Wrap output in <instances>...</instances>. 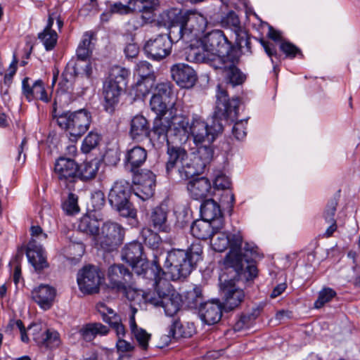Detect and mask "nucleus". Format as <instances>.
Returning a JSON list of instances; mask_svg holds the SVG:
<instances>
[{
  "label": "nucleus",
  "mask_w": 360,
  "mask_h": 360,
  "mask_svg": "<svg viewBox=\"0 0 360 360\" xmlns=\"http://www.w3.org/2000/svg\"><path fill=\"white\" fill-rule=\"evenodd\" d=\"M172 47V41L167 35L159 34L146 42L144 50L148 57L160 61L171 53Z\"/></svg>",
  "instance_id": "f3484780"
},
{
  "label": "nucleus",
  "mask_w": 360,
  "mask_h": 360,
  "mask_svg": "<svg viewBox=\"0 0 360 360\" xmlns=\"http://www.w3.org/2000/svg\"><path fill=\"white\" fill-rule=\"evenodd\" d=\"M56 295V289L49 285H41L32 291V300L44 310L53 306Z\"/></svg>",
  "instance_id": "bb28decb"
},
{
  "label": "nucleus",
  "mask_w": 360,
  "mask_h": 360,
  "mask_svg": "<svg viewBox=\"0 0 360 360\" xmlns=\"http://www.w3.org/2000/svg\"><path fill=\"white\" fill-rule=\"evenodd\" d=\"M224 226L221 221H214V223L202 219L195 221L191 226L192 235L200 240L210 238L214 231L221 230Z\"/></svg>",
  "instance_id": "b1692460"
},
{
  "label": "nucleus",
  "mask_w": 360,
  "mask_h": 360,
  "mask_svg": "<svg viewBox=\"0 0 360 360\" xmlns=\"http://www.w3.org/2000/svg\"><path fill=\"white\" fill-rule=\"evenodd\" d=\"M27 256L29 262L36 271H40L48 266L45 252L41 245H37L36 239H32L28 244Z\"/></svg>",
  "instance_id": "c756f323"
},
{
  "label": "nucleus",
  "mask_w": 360,
  "mask_h": 360,
  "mask_svg": "<svg viewBox=\"0 0 360 360\" xmlns=\"http://www.w3.org/2000/svg\"><path fill=\"white\" fill-rule=\"evenodd\" d=\"M131 8L128 5H124L121 2H116L111 4L109 8V12L112 13L127 14L130 12Z\"/></svg>",
  "instance_id": "338daca9"
},
{
  "label": "nucleus",
  "mask_w": 360,
  "mask_h": 360,
  "mask_svg": "<svg viewBox=\"0 0 360 360\" xmlns=\"http://www.w3.org/2000/svg\"><path fill=\"white\" fill-rule=\"evenodd\" d=\"M143 297L147 303L162 307L167 316H173L180 309L181 297L177 293H171V285L167 279L158 281L155 292H147Z\"/></svg>",
  "instance_id": "39448f33"
},
{
  "label": "nucleus",
  "mask_w": 360,
  "mask_h": 360,
  "mask_svg": "<svg viewBox=\"0 0 360 360\" xmlns=\"http://www.w3.org/2000/svg\"><path fill=\"white\" fill-rule=\"evenodd\" d=\"M167 99L153 94L150 101V106L153 111L157 114V117L163 116L167 112Z\"/></svg>",
  "instance_id": "a18cd8bd"
},
{
  "label": "nucleus",
  "mask_w": 360,
  "mask_h": 360,
  "mask_svg": "<svg viewBox=\"0 0 360 360\" xmlns=\"http://www.w3.org/2000/svg\"><path fill=\"white\" fill-rule=\"evenodd\" d=\"M109 330L107 326L101 323H87L79 330V334L86 341L93 340L96 335H105Z\"/></svg>",
  "instance_id": "58836bf2"
},
{
  "label": "nucleus",
  "mask_w": 360,
  "mask_h": 360,
  "mask_svg": "<svg viewBox=\"0 0 360 360\" xmlns=\"http://www.w3.org/2000/svg\"><path fill=\"white\" fill-rule=\"evenodd\" d=\"M34 341L39 345L50 349L58 347L60 343L58 333L49 329L44 330L41 337L34 335Z\"/></svg>",
  "instance_id": "79ce46f5"
},
{
  "label": "nucleus",
  "mask_w": 360,
  "mask_h": 360,
  "mask_svg": "<svg viewBox=\"0 0 360 360\" xmlns=\"http://www.w3.org/2000/svg\"><path fill=\"white\" fill-rule=\"evenodd\" d=\"M129 134L136 141H141L149 136L150 129L147 120L142 115H136L131 121Z\"/></svg>",
  "instance_id": "2f4dec72"
},
{
  "label": "nucleus",
  "mask_w": 360,
  "mask_h": 360,
  "mask_svg": "<svg viewBox=\"0 0 360 360\" xmlns=\"http://www.w3.org/2000/svg\"><path fill=\"white\" fill-rule=\"evenodd\" d=\"M165 268L170 278L176 281L186 278L191 273L193 265L186 250L173 249L167 253Z\"/></svg>",
  "instance_id": "9d476101"
},
{
  "label": "nucleus",
  "mask_w": 360,
  "mask_h": 360,
  "mask_svg": "<svg viewBox=\"0 0 360 360\" xmlns=\"http://www.w3.org/2000/svg\"><path fill=\"white\" fill-rule=\"evenodd\" d=\"M169 12V9L163 11L160 15V22L164 26L169 29L167 36L168 39L173 42H177L181 39H188L190 34L186 32V27L184 23H179L176 19H170L167 14Z\"/></svg>",
  "instance_id": "a878e982"
},
{
  "label": "nucleus",
  "mask_w": 360,
  "mask_h": 360,
  "mask_svg": "<svg viewBox=\"0 0 360 360\" xmlns=\"http://www.w3.org/2000/svg\"><path fill=\"white\" fill-rule=\"evenodd\" d=\"M228 273H233V275L230 279H227V276L225 274H223L219 277L222 305L224 309L226 311H231L237 308L243 301L245 297L243 290L236 286V281L247 282L250 281V279L246 280L244 278H243V279L239 278L235 271L229 272V271H228ZM254 278H252L251 280Z\"/></svg>",
  "instance_id": "6e6552de"
},
{
  "label": "nucleus",
  "mask_w": 360,
  "mask_h": 360,
  "mask_svg": "<svg viewBox=\"0 0 360 360\" xmlns=\"http://www.w3.org/2000/svg\"><path fill=\"white\" fill-rule=\"evenodd\" d=\"M142 255V245L139 242H133L126 245L122 250L121 257L123 261L131 265L143 259Z\"/></svg>",
  "instance_id": "f704fd0d"
},
{
  "label": "nucleus",
  "mask_w": 360,
  "mask_h": 360,
  "mask_svg": "<svg viewBox=\"0 0 360 360\" xmlns=\"http://www.w3.org/2000/svg\"><path fill=\"white\" fill-rule=\"evenodd\" d=\"M129 75L127 69L117 66L112 70L110 77L104 82V107L107 112L111 113L114 111Z\"/></svg>",
  "instance_id": "0eeeda50"
},
{
  "label": "nucleus",
  "mask_w": 360,
  "mask_h": 360,
  "mask_svg": "<svg viewBox=\"0 0 360 360\" xmlns=\"http://www.w3.org/2000/svg\"><path fill=\"white\" fill-rule=\"evenodd\" d=\"M123 238V228L117 223L107 221L99 230L95 243L104 250L111 251L122 243Z\"/></svg>",
  "instance_id": "ddd939ff"
},
{
  "label": "nucleus",
  "mask_w": 360,
  "mask_h": 360,
  "mask_svg": "<svg viewBox=\"0 0 360 360\" xmlns=\"http://www.w3.org/2000/svg\"><path fill=\"white\" fill-rule=\"evenodd\" d=\"M214 185L217 189L226 190L229 188L231 181L229 177L226 175L223 174H219L214 178Z\"/></svg>",
  "instance_id": "e2e57ef3"
},
{
  "label": "nucleus",
  "mask_w": 360,
  "mask_h": 360,
  "mask_svg": "<svg viewBox=\"0 0 360 360\" xmlns=\"http://www.w3.org/2000/svg\"><path fill=\"white\" fill-rule=\"evenodd\" d=\"M110 321L107 322L116 332L119 338L123 337L125 334V328L121 323V319L118 315H114Z\"/></svg>",
  "instance_id": "052dcab7"
},
{
  "label": "nucleus",
  "mask_w": 360,
  "mask_h": 360,
  "mask_svg": "<svg viewBox=\"0 0 360 360\" xmlns=\"http://www.w3.org/2000/svg\"><path fill=\"white\" fill-rule=\"evenodd\" d=\"M153 94L167 100L172 94V84L169 82L158 83Z\"/></svg>",
  "instance_id": "603ef678"
},
{
  "label": "nucleus",
  "mask_w": 360,
  "mask_h": 360,
  "mask_svg": "<svg viewBox=\"0 0 360 360\" xmlns=\"http://www.w3.org/2000/svg\"><path fill=\"white\" fill-rule=\"evenodd\" d=\"M223 305L219 301H210L204 303L199 309L201 320L208 325L218 323L222 316Z\"/></svg>",
  "instance_id": "cd10ccee"
},
{
  "label": "nucleus",
  "mask_w": 360,
  "mask_h": 360,
  "mask_svg": "<svg viewBox=\"0 0 360 360\" xmlns=\"http://www.w3.org/2000/svg\"><path fill=\"white\" fill-rule=\"evenodd\" d=\"M189 255V259L191 260L193 265L198 262L201 257L202 249L199 243L192 244L188 250H186Z\"/></svg>",
  "instance_id": "680f3d73"
},
{
  "label": "nucleus",
  "mask_w": 360,
  "mask_h": 360,
  "mask_svg": "<svg viewBox=\"0 0 360 360\" xmlns=\"http://www.w3.org/2000/svg\"><path fill=\"white\" fill-rule=\"evenodd\" d=\"M68 251L73 258L80 257L84 252V245L82 243H72L68 245Z\"/></svg>",
  "instance_id": "0e129e2a"
},
{
  "label": "nucleus",
  "mask_w": 360,
  "mask_h": 360,
  "mask_svg": "<svg viewBox=\"0 0 360 360\" xmlns=\"http://www.w3.org/2000/svg\"><path fill=\"white\" fill-rule=\"evenodd\" d=\"M78 230L92 236L95 240L98 233H99L100 222L97 219L90 214L84 215L79 219Z\"/></svg>",
  "instance_id": "e433bc0d"
},
{
  "label": "nucleus",
  "mask_w": 360,
  "mask_h": 360,
  "mask_svg": "<svg viewBox=\"0 0 360 360\" xmlns=\"http://www.w3.org/2000/svg\"><path fill=\"white\" fill-rule=\"evenodd\" d=\"M172 79L182 88H191L195 84L197 76L195 70L187 64L176 63L170 69Z\"/></svg>",
  "instance_id": "5701e85b"
},
{
  "label": "nucleus",
  "mask_w": 360,
  "mask_h": 360,
  "mask_svg": "<svg viewBox=\"0 0 360 360\" xmlns=\"http://www.w3.org/2000/svg\"><path fill=\"white\" fill-rule=\"evenodd\" d=\"M102 279L98 269L94 266L84 267L77 274L79 290L87 294L97 292Z\"/></svg>",
  "instance_id": "dca6fc26"
},
{
  "label": "nucleus",
  "mask_w": 360,
  "mask_h": 360,
  "mask_svg": "<svg viewBox=\"0 0 360 360\" xmlns=\"http://www.w3.org/2000/svg\"><path fill=\"white\" fill-rule=\"evenodd\" d=\"M110 285L117 291L126 292L134 284L132 274L123 264H113L108 268Z\"/></svg>",
  "instance_id": "a211bd4d"
},
{
  "label": "nucleus",
  "mask_w": 360,
  "mask_h": 360,
  "mask_svg": "<svg viewBox=\"0 0 360 360\" xmlns=\"http://www.w3.org/2000/svg\"><path fill=\"white\" fill-rule=\"evenodd\" d=\"M91 203L95 209H100L105 203L104 193L101 191L92 193Z\"/></svg>",
  "instance_id": "774afa93"
},
{
  "label": "nucleus",
  "mask_w": 360,
  "mask_h": 360,
  "mask_svg": "<svg viewBox=\"0 0 360 360\" xmlns=\"http://www.w3.org/2000/svg\"><path fill=\"white\" fill-rule=\"evenodd\" d=\"M17 63H18V60L15 58V56H14V59L9 66V68L8 70V72L5 75L4 78V84L7 87H8L11 85V84L12 83L13 77L16 72Z\"/></svg>",
  "instance_id": "69168bd1"
},
{
  "label": "nucleus",
  "mask_w": 360,
  "mask_h": 360,
  "mask_svg": "<svg viewBox=\"0 0 360 360\" xmlns=\"http://www.w3.org/2000/svg\"><path fill=\"white\" fill-rule=\"evenodd\" d=\"M130 266L137 276L153 281L154 288L157 287L158 281L165 279L163 278L165 273L155 260L150 264L143 258Z\"/></svg>",
  "instance_id": "aec40b11"
},
{
  "label": "nucleus",
  "mask_w": 360,
  "mask_h": 360,
  "mask_svg": "<svg viewBox=\"0 0 360 360\" xmlns=\"http://www.w3.org/2000/svg\"><path fill=\"white\" fill-rule=\"evenodd\" d=\"M7 328H10L11 330H14L15 328L18 329L20 332L21 340L24 342H28L29 338L26 333V330L24 326V324L21 320H11L7 326Z\"/></svg>",
  "instance_id": "6e6d98bb"
},
{
  "label": "nucleus",
  "mask_w": 360,
  "mask_h": 360,
  "mask_svg": "<svg viewBox=\"0 0 360 360\" xmlns=\"http://www.w3.org/2000/svg\"><path fill=\"white\" fill-rule=\"evenodd\" d=\"M211 237V245L214 251L221 252L230 248L224 262L227 271H235L241 279L244 278L248 280L257 276V269L255 264H250L245 269L243 268L245 255L242 254L243 237L239 232L227 234L218 231H214Z\"/></svg>",
  "instance_id": "f03ea898"
},
{
  "label": "nucleus",
  "mask_w": 360,
  "mask_h": 360,
  "mask_svg": "<svg viewBox=\"0 0 360 360\" xmlns=\"http://www.w3.org/2000/svg\"><path fill=\"white\" fill-rule=\"evenodd\" d=\"M188 191L191 196L195 200L207 198L212 189L210 181L205 177L196 178L188 183Z\"/></svg>",
  "instance_id": "7c9ffc66"
},
{
  "label": "nucleus",
  "mask_w": 360,
  "mask_h": 360,
  "mask_svg": "<svg viewBox=\"0 0 360 360\" xmlns=\"http://www.w3.org/2000/svg\"><path fill=\"white\" fill-rule=\"evenodd\" d=\"M171 114H173L168 121L170 124V129L172 132L174 139L179 143H186L189 138V119L182 114L174 112V108L171 109Z\"/></svg>",
  "instance_id": "412c9836"
},
{
  "label": "nucleus",
  "mask_w": 360,
  "mask_h": 360,
  "mask_svg": "<svg viewBox=\"0 0 360 360\" xmlns=\"http://www.w3.org/2000/svg\"><path fill=\"white\" fill-rule=\"evenodd\" d=\"M137 312L136 308L131 309V314L129 317V325L133 335L136 340L139 346L143 350H146L148 347V341L150 339V334L148 333L146 330L139 328L135 321V314Z\"/></svg>",
  "instance_id": "473e14b6"
},
{
  "label": "nucleus",
  "mask_w": 360,
  "mask_h": 360,
  "mask_svg": "<svg viewBox=\"0 0 360 360\" xmlns=\"http://www.w3.org/2000/svg\"><path fill=\"white\" fill-rule=\"evenodd\" d=\"M136 72L143 79H146L153 75V67L147 61H140L136 65Z\"/></svg>",
  "instance_id": "864d4df0"
},
{
  "label": "nucleus",
  "mask_w": 360,
  "mask_h": 360,
  "mask_svg": "<svg viewBox=\"0 0 360 360\" xmlns=\"http://www.w3.org/2000/svg\"><path fill=\"white\" fill-rule=\"evenodd\" d=\"M133 182L137 186L135 194L141 200L151 198L155 191V175L150 170H141L133 174Z\"/></svg>",
  "instance_id": "6ab92c4d"
},
{
  "label": "nucleus",
  "mask_w": 360,
  "mask_h": 360,
  "mask_svg": "<svg viewBox=\"0 0 360 360\" xmlns=\"http://www.w3.org/2000/svg\"><path fill=\"white\" fill-rule=\"evenodd\" d=\"M91 36L85 33L77 49V58H72L66 65L62 74V81L59 86L63 91L69 90H79L84 89L81 80L86 79L89 81L92 75V65L86 60L90 56Z\"/></svg>",
  "instance_id": "7ed1b4c3"
},
{
  "label": "nucleus",
  "mask_w": 360,
  "mask_h": 360,
  "mask_svg": "<svg viewBox=\"0 0 360 360\" xmlns=\"http://www.w3.org/2000/svg\"><path fill=\"white\" fill-rule=\"evenodd\" d=\"M167 15L172 20L176 19L179 20V23H184L186 27V32L190 35L193 32H196L195 34L198 32H203L207 24L205 17L193 11L182 12L177 8H171Z\"/></svg>",
  "instance_id": "4468645a"
},
{
  "label": "nucleus",
  "mask_w": 360,
  "mask_h": 360,
  "mask_svg": "<svg viewBox=\"0 0 360 360\" xmlns=\"http://www.w3.org/2000/svg\"><path fill=\"white\" fill-rule=\"evenodd\" d=\"M160 117H156L153 122V133L155 139L158 140L160 144L163 145L165 143L169 144L167 134L170 124L168 119H163Z\"/></svg>",
  "instance_id": "4c0bfd02"
},
{
  "label": "nucleus",
  "mask_w": 360,
  "mask_h": 360,
  "mask_svg": "<svg viewBox=\"0 0 360 360\" xmlns=\"http://www.w3.org/2000/svg\"><path fill=\"white\" fill-rule=\"evenodd\" d=\"M236 44L238 49L246 47L248 51H250V41L245 30L236 35Z\"/></svg>",
  "instance_id": "13d9d810"
},
{
  "label": "nucleus",
  "mask_w": 360,
  "mask_h": 360,
  "mask_svg": "<svg viewBox=\"0 0 360 360\" xmlns=\"http://www.w3.org/2000/svg\"><path fill=\"white\" fill-rule=\"evenodd\" d=\"M255 320L253 314L243 315L240 319L235 323V330L240 331L250 327Z\"/></svg>",
  "instance_id": "4d7b16f0"
},
{
  "label": "nucleus",
  "mask_w": 360,
  "mask_h": 360,
  "mask_svg": "<svg viewBox=\"0 0 360 360\" xmlns=\"http://www.w3.org/2000/svg\"><path fill=\"white\" fill-rule=\"evenodd\" d=\"M39 39L42 41L46 51L52 50L56 45L58 34L55 31L44 30L38 35Z\"/></svg>",
  "instance_id": "de8ad7c7"
},
{
  "label": "nucleus",
  "mask_w": 360,
  "mask_h": 360,
  "mask_svg": "<svg viewBox=\"0 0 360 360\" xmlns=\"http://www.w3.org/2000/svg\"><path fill=\"white\" fill-rule=\"evenodd\" d=\"M53 117L56 120L58 126L67 131L75 140L86 133L91 122V113L84 109L56 115V110L54 108Z\"/></svg>",
  "instance_id": "423d86ee"
},
{
  "label": "nucleus",
  "mask_w": 360,
  "mask_h": 360,
  "mask_svg": "<svg viewBox=\"0 0 360 360\" xmlns=\"http://www.w3.org/2000/svg\"><path fill=\"white\" fill-rule=\"evenodd\" d=\"M223 23L230 29H231L235 34L241 32L245 29L240 25V22L238 15L233 11L229 12L223 20Z\"/></svg>",
  "instance_id": "49530a36"
},
{
  "label": "nucleus",
  "mask_w": 360,
  "mask_h": 360,
  "mask_svg": "<svg viewBox=\"0 0 360 360\" xmlns=\"http://www.w3.org/2000/svg\"><path fill=\"white\" fill-rule=\"evenodd\" d=\"M78 172L79 165L72 159L61 157L55 164L54 173L60 185L70 191L75 190Z\"/></svg>",
  "instance_id": "f8f14e48"
},
{
  "label": "nucleus",
  "mask_w": 360,
  "mask_h": 360,
  "mask_svg": "<svg viewBox=\"0 0 360 360\" xmlns=\"http://www.w3.org/2000/svg\"><path fill=\"white\" fill-rule=\"evenodd\" d=\"M338 205V202L336 200H331L326 205V210L324 211V219L328 222L336 221L334 217L336 212V207Z\"/></svg>",
  "instance_id": "bf43d9fd"
},
{
  "label": "nucleus",
  "mask_w": 360,
  "mask_h": 360,
  "mask_svg": "<svg viewBox=\"0 0 360 360\" xmlns=\"http://www.w3.org/2000/svg\"><path fill=\"white\" fill-rule=\"evenodd\" d=\"M200 214L202 219L213 223L214 221L223 222L220 206L212 199L206 200L201 204Z\"/></svg>",
  "instance_id": "72a5a7b5"
},
{
  "label": "nucleus",
  "mask_w": 360,
  "mask_h": 360,
  "mask_svg": "<svg viewBox=\"0 0 360 360\" xmlns=\"http://www.w3.org/2000/svg\"><path fill=\"white\" fill-rule=\"evenodd\" d=\"M78 197L72 193H70L68 199L63 204V210L70 214L78 212L79 210L78 204Z\"/></svg>",
  "instance_id": "3c124183"
},
{
  "label": "nucleus",
  "mask_w": 360,
  "mask_h": 360,
  "mask_svg": "<svg viewBox=\"0 0 360 360\" xmlns=\"http://www.w3.org/2000/svg\"><path fill=\"white\" fill-rule=\"evenodd\" d=\"M213 142H205L198 144L196 151L193 153V159L191 160L193 167L189 171L194 176L199 175L204 172L205 167L211 162L214 156Z\"/></svg>",
  "instance_id": "4be33fe9"
},
{
  "label": "nucleus",
  "mask_w": 360,
  "mask_h": 360,
  "mask_svg": "<svg viewBox=\"0 0 360 360\" xmlns=\"http://www.w3.org/2000/svg\"><path fill=\"white\" fill-rule=\"evenodd\" d=\"M195 333L193 323H187L183 325L179 319L173 321L169 332V336L174 339L181 338H189Z\"/></svg>",
  "instance_id": "a19ab883"
},
{
  "label": "nucleus",
  "mask_w": 360,
  "mask_h": 360,
  "mask_svg": "<svg viewBox=\"0 0 360 360\" xmlns=\"http://www.w3.org/2000/svg\"><path fill=\"white\" fill-rule=\"evenodd\" d=\"M96 309L98 312L101 315L103 320L107 323L110 321L112 319V316L117 315L112 309L107 306L103 302H99L96 304Z\"/></svg>",
  "instance_id": "5fc2aeb1"
},
{
  "label": "nucleus",
  "mask_w": 360,
  "mask_h": 360,
  "mask_svg": "<svg viewBox=\"0 0 360 360\" xmlns=\"http://www.w3.org/2000/svg\"><path fill=\"white\" fill-rule=\"evenodd\" d=\"M134 3L132 10L141 13L146 18H150V15L155 10V4L153 0H130L129 4Z\"/></svg>",
  "instance_id": "37998d69"
},
{
  "label": "nucleus",
  "mask_w": 360,
  "mask_h": 360,
  "mask_svg": "<svg viewBox=\"0 0 360 360\" xmlns=\"http://www.w3.org/2000/svg\"><path fill=\"white\" fill-rule=\"evenodd\" d=\"M146 159V150L136 146L126 150L124 161L126 168L134 174L139 171V168L145 163Z\"/></svg>",
  "instance_id": "393cba45"
},
{
  "label": "nucleus",
  "mask_w": 360,
  "mask_h": 360,
  "mask_svg": "<svg viewBox=\"0 0 360 360\" xmlns=\"http://www.w3.org/2000/svg\"><path fill=\"white\" fill-rule=\"evenodd\" d=\"M22 92L29 101L34 99L40 100L46 103L49 101V96L45 90L41 80H37L31 85L30 84V79L25 77L22 80Z\"/></svg>",
  "instance_id": "c85d7f7f"
},
{
  "label": "nucleus",
  "mask_w": 360,
  "mask_h": 360,
  "mask_svg": "<svg viewBox=\"0 0 360 360\" xmlns=\"http://www.w3.org/2000/svg\"><path fill=\"white\" fill-rule=\"evenodd\" d=\"M203 296L202 288L199 286H195L192 290L187 292L186 301L191 308H197L201 307L202 304Z\"/></svg>",
  "instance_id": "c03bdc74"
},
{
  "label": "nucleus",
  "mask_w": 360,
  "mask_h": 360,
  "mask_svg": "<svg viewBox=\"0 0 360 360\" xmlns=\"http://www.w3.org/2000/svg\"><path fill=\"white\" fill-rule=\"evenodd\" d=\"M101 140L100 136L97 133L89 132L82 142V150L84 153H88L95 148Z\"/></svg>",
  "instance_id": "8fccbe9b"
},
{
  "label": "nucleus",
  "mask_w": 360,
  "mask_h": 360,
  "mask_svg": "<svg viewBox=\"0 0 360 360\" xmlns=\"http://www.w3.org/2000/svg\"><path fill=\"white\" fill-rule=\"evenodd\" d=\"M335 296L336 292L332 288H323L319 292L318 299L314 302V307L316 309L321 308L326 303L329 302Z\"/></svg>",
  "instance_id": "09e8293b"
},
{
  "label": "nucleus",
  "mask_w": 360,
  "mask_h": 360,
  "mask_svg": "<svg viewBox=\"0 0 360 360\" xmlns=\"http://www.w3.org/2000/svg\"><path fill=\"white\" fill-rule=\"evenodd\" d=\"M150 219L155 229L165 233L169 231L170 226L167 224V210L166 207L161 205L154 208Z\"/></svg>",
  "instance_id": "c9c22d12"
},
{
  "label": "nucleus",
  "mask_w": 360,
  "mask_h": 360,
  "mask_svg": "<svg viewBox=\"0 0 360 360\" xmlns=\"http://www.w3.org/2000/svg\"><path fill=\"white\" fill-rule=\"evenodd\" d=\"M100 165V161L97 159L84 162L79 166L78 180L87 181L94 179L98 174Z\"/></svg>",
  "instance_id": "ea45409f"
},
{
  "label": "nucleus",
  "mask_w": 360,
  "mask_h": 360,
  "mask_svg": "<svg viewBox=\"0 0 360 360\" xmlns=\"http://www.w3.org/2000/svg\"><path fill=\"white\" fill-rule=\"evenodd\" d=\"M167 155L168 158L166 162V172L168 175H172L175 171L184 180L195 176L194 174L189 172L191 171L189 168L193 167V165L184 148L169 144Z\"/></svg>",
  "instance_id": "9b49d317"
},
{
  "label": "nucleus",
  "mask_w": 360,
  "mask_h": 360,
  "mask_svg": "<svg viewBox=\"0 0 360 360\" xmlns=\"http://www.w3.org/2000/svg\"><path fill=\"white\" fill-rule=\"evenodd\" d=\"M239 56L236 53L226 56L224 59H218L212 67L219 70L227 83L232 86L242 84L245 80V75L237 68Z\"/></svg>",
  "instance_id": "2eb2a0df"
},
{
  "label": "nucleus",
  "mask_w": 360,
  "mask_h": 360,
  "mask_svg": "<svg viewBox=\"0 0 360 360\" xmlns=\"http://www.w3.org/2000/svg\"><path fill=\"white\" fill-rule=\"evenodd\" d=\"M216 108L212 124L207 123L201 117L193 115L189 127V136L193 137L196 146L205 142H214L223 131L220 120L224 119L233 122L238 117L239 100L237 98H229L226 90L217 86Z\"/></svg>",
  "instance_id": "f257e3e1"
},
{
  "label": "nucleus",
  "mask_w": 360,
  "mask_h": 360,
  "mask_svg": "<svg viewBox=\"0 0 360 360\" xmlns=\"http://www.w3.org/2000/svg\"><path fill=\"white\" fill-rule=\"evenodd\" d=\"M236 53L234 46L229 41L223 31L214 30L206 34L201 39V47H191L187 51V60L193 63H209L211 66L218 59Z\"/></svg>",
  "instance_id": "20e7f679"
},
{
  "label": "nucleus",
  "mask_w": 360,
  "mask_h": 360,
  "mask_svg": "<svg viewBox=\"0 0 360 360\" xmlns=\"http://www.w3.org/2000/svg\"><path fill=\"white\" fill-rule=\"evenodd\" d=\"M130 195V184L126 181L120 180L116 181L111 188L108 200L120 216L134 219L136 217V210L129 201Z\"/></svg>",
  "instance_id": "1a4fd4ad"
}]
</instances>
